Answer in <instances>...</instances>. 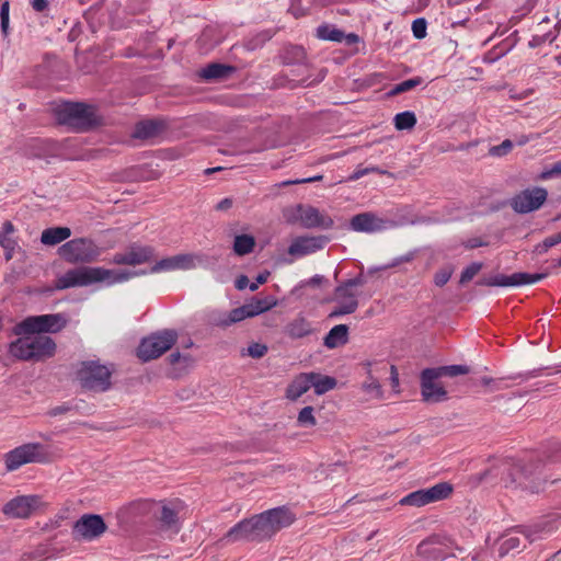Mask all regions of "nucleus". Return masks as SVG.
Wrapping results in <instances>:
<instances>
[{
	"instance_id": "2f4dec72",
	"label": "nucleus",
	"mask_w": 561,
	"mask_h": 561,
	"mask_svg": "<svg viewBox=\"0 0 561 561\" xmlns=\"http://www.w3.org/2000/svg\"><path fill=\"white\" fill-rule=\"evenodd\" d=\"M71 236V230L68 227H53L47 228L42 232L41 242L45 245H56Z\"/></svg>"
},
{
	"instance_id": "f704fd0d",
	"label": "nucleus",
	"mask_w": 561,
	"mask_h": 561,
	"mask_svg": "<svg viewBox=\"0 0 561 561\" xmlns=\"http://www.w3.org/2000/svg\"><path fill=\"white\" fill-rule=\"evenodd\" d=\"M310 379H312L311 387L314 388V392L318 396H321L332 389H334L337 385V380L331 376H323L319 373H308Z\"/></svg>"
},
{
	"instance_id": "052dcab7",
	"label": "nucleus",
	"mask_w": 561,
	"mask_h": 561,
	"mask_svg": "<svg viewBox=\"0 0 561 561\" xmlns=\"http://www.w3.org/2000/svg\"><path fill=\"white\" fill-rule=\"evenodd\" d=\"M71 410H72L71 405L64 403L61 405H57V407L50 409L48 411V415L54 417V416H58L61 414H66V413L70 412Z\"/></svg>"
},
{
	"instance_id": "864d4df0",
	"label": "nucleus",
	"mask_w": 561,
	"mask_h": 561,
	"mask_svg": "<svg viewBox=\"0 0 561 561\" xmlns=\"http://www.w3.org/2000/svg\"><path fill=\"white\" fill-rule=\"evenodd\" d=\"M0 19H1V31L4 35H7L8 30H9V2L8 1H4L1 4Z\"/></svg>"
},
{
	"instance_id": "37998d69",
	"label": "nucleus",
	"mask_w": 561,
	"mask_h": 561,
	"mask_svg": "<svg viewBox=\"0 0 561 561\" xmlns=\"http://www.w3.org/2000/svg\"><path fill=\"white\" fill-rule=\"evenodd\" d=\"M422 83V78L415 77L408 80H404L398 84H396L389 92L388 95L393 96L400 93L407 92Z\"/></svg>"
},
{
	"instance_id": "6e6552de",
	"label": "nucleus",
	"mask_w": 561,
	"mask_h": 561,
	"mask_svg": "<svg viewBox=\"0 0 561 561\" xmlns=\"http://www.w3.org/2000/svg\"><path fill=\"white\" fill-rule=\"evenodd\" d=\"M277 305V300L273 297H265L259 299L253 297L251 302L244 304L241 307L230 310L227 314L219 317L215 320V325L220 328H228L244 319L256 317L266 312Z\"/></svg>"
},
{
	"instance_id": "ddd939ff",
	"label": "nucleus",
	"mask_w": 561,
	"mask_h": 561,
	"mask_svg": "<svg viewBox=\"0 0 561 561\" xmlns=\"http://www.w3.org/2000/svg\"><path fill=\"white\" fill-rule=\"evenodd\" d=\"M548 192L543 187L526 188L514 195L510 205L517 214H528L539 209L547 201Z\"/></svg>"
},
{
	"instance_id": "774afa93",
	"label": "nucleus",
	"mask_w": 561,
	"mask_h": 561,
	"mask_svg": "<svg viewBox=\"0 0 561 561\" xmlns=\"http://www.w3.org/2000/svg\"><path fill=\"white\" fill-rule=\"evenodd\" d=\"M32 7L37 12H43L48 8V0H33Z\"/></svg>"
},
{
	"instance_id": "c03bdc74",
	"label": "nucleus",
	"mask_w": 561,
	"mask_h": 561,
	"mask_svg": "<svg viewBox=\"0 0 561 561\" xmlns=\"http://www.w3.org/2000/svg\"><path fill=\"white\" fill-rule=\"evenodd\" d=\"M482 268V262H472L461 272L459 284L465 285L470 282Z\"/></svg>"
},
{
	"instance_id": "1a4fd4ad",
	"label": "nucleus",
	"mask_w": 561,
	"mask_h": 561,
	"mask_svg": "<svg viewBox=\"0 0 561 561\" xmlns=\"http://www.w3.org/2000/svg\"><path fill=\"white\" fill-rule=\"evenodd\" d=\"M58 253L68 263L87 264L98 259L100 249L89 238H77L64 243Z\"/></svg>"
},
{
	"instance_id": "680f3d73",
	"label": "nucleus",
	"mask_w": 561,
	"mask_h": 561,
	"mask_svg": "<svg viewBox=\"0 0 561 561\" xmlns=\"http://www.w3.org/2000/svg\"><path fill=\"white\" fill-rule=\"evenodd\" d=\"M543 242L547 244V247L550 249L559 243H561V231L556 233V234H552V236H549L547 238L543 239Z\"/></svg>"
},
{
	"instance_id": "e433bc0d",
	"label": "nucleus",
	"mask_w": 561,
	"mask_h": 561,
	"mask_svg": "<svg viewBox=\"0 0 561 561\" xmlns=\"http://www.w3.org/2000/svg\"><path fill=\"white\" fill-rule=\"evenodd\" d=\"M367 283V277L366 275L360 272L357 276L353 277V278H350V279H346V280H343L336 287H335V291L339 294V295H352L353 297L356 298V294L352 290L353 287H359V286H364L365 284Z\"/></svg>"
},
{
	"instance_id": "39448f33",
	"label": "nucleus",
	"mask_w": 561,
	"mask_h": 561,
	"mask_svg": "<svg viewBox=\"0 0 561 561\" xmlns=\"http://www.w3.org/2000/svg\"><path fill=\"white\" fill-rule=\"evenodd\" d=\"M112 374L113 371L100 360H84L81 362L76 378L83 390L105 392L112 387Z\"/></svg>"
},
{
	"instance_id": "79ce46f5",
	"label": "nucleus",
	"mask_w": 561,
	"mask_h": 561,
	"mask_svg": "<svg viewBox=\"0 0 561 561\" xmlns=\"http://www.w3.org/2000/svg\"><path fill=\"white\" fill-rule=\"evenodd\" d=\"M399 504L400 505H411V506H416V507L427 505L423 489L411 492L407 496L402 497L399 501Z\"/></svg>"
},
{
	"instance_id": "13d9d810",
	"label": "nucleus",
	"mask_w": 561,
	"mask_h": 561,
	"mask_svg": "<svg viewBox=\"0 0 561 561\" xmlns=\"http://www.w3.org/2000/svg\"><path fill=\"white\" fill-rule=\"evenodd\" d=\"M270 276V272L268 271H265L263 273H260L256 278H255V282L254 283H251L249 285V289L251 291H255L260 285L262 284H265L267 282V278Z\"/></svg>"
},
{
	"instance_id": "c85d7f7f",
	"label": "nucleus",
	"mask_w": 561,
	"mask_h": 561,
	"mask_svg": "<svg viewBox=\"0 0 561 561\" xmlns=\"http://www.w3.org/2000/svg\"><path fill=\"white\" fill-rule=\"evenodd\" d=\"M348 342V327L346 324L334 325L323 337V345L329 350L336 348Z\"/></svg>"
},
{
	"instance_id": "e2e57ef3",
	"label": "nucleus",
	"mask_w": 561,
	"mask_h": 561,
	"mask_svg": "<svg viewBox=\"0 0 561 561\" xmlns=\"http://www.w3.org/2000/svg\"><path fill=\"white\" fill-rule=\"evenodd\" d=\"M250 285V282H249V278L247 275H240L237 279H236V283H234V286L238 290H243L245 289L247 287H249Z\"/></svg>"
},
{
	"instance_id": "2eb2a0df",
	"label": "nucleus",
	"mask_w": 561,
	"mask_h": 561,
	"mask_svg": "<svg viewBox=\"0 0 561 561\" xmlns=\"http://www.w3.org/2000/svg\"><path fill=\"white\" fill-rule=\"evenodd\" d=\"M45 456L43 445L39 443L24 444L5 455V467L9 471L16 470L28 462H43Z\"/></svg>"
},
{
	"instance_id": "20e7f679",
	"label": "nucleus",
	"mask_w": 561,
	"mask_h": 561,
	"mask_svg": "<svg viewBox=\"0 0 561 561\" xmlns=\"http://www.w3.org/2000/svg\"><path fill=\"white\" fill-rule=\"evenodd\" d=\"M558 529L556 519L542 520L530 527H518L507 530L497 540L499 556L501 558L511 552H522L526 548V541H535L543 535H548Z\"/></svg>"
},
{
	"instance_id": "49530a36",
	"label": "nucleus",
	"mask_w": 561,
	"mask_h": 561,
	"mask_svg": "<svg viewBox=\"0 0 561 561\" xmlns=\"http://www.w3.org/2000/svg\"><path fill=\"white\" fill-rule=\"evenodd\" d=\"M453 273H454V266H451V265L440 268L434 275V284L438 287H443L444 285H446L448 283Z\"/></svg>"
},
{
	"instance_id": "603ef678",
	"label": "nucleus",
	"mask_w": 561,
	"mask_h": 561,
	"mask_svg": "<svg viewBox=\"0 0 561 561\" xmlns=\"http://www.w3.org/2000/svg\"><path fill=\"white\" fill-rule=\"evenodd\" d=\"M268 348L265 344L262 343H252L248 347L249 356L253 358H261L267 353Z\"/></svg>"
},
{
	"instance_id": "393cba45",
	"label": "nucleus",
	"mask_w": 561,
	"mask_h": 561,
	"mask_svg": "<svg viewBox=\"0 0 561 561\" xmlns=\"http://www.w3.org/2000/svg\"><path fill=\"white\" fill-rule=\"evenodd\" d=\"M420 557L432 561H443L447 557V552L440 541L439 536H431L423 540L416 549Z\"/></svg>"
},
{
	"instance_id": "4468645a",
	"label": "nucleus",
	"mask_w": 561,
	"mask_h": 561,
	"mask_svg": "<svg viewBox=\"0 0 561 561\" xmlns=\"http://www.w3.org/2000/svg\"><path fill=\"white\" fill-rule=\"evenodd\" d=\"M549 275L548 272L529 274L525 272L513 273L512 275L496 274L483 276L477 280L478 286L511 287L537 283Z\"/></svg>"
},
{
	"instance_id": "de8ad7c7",
	"label": "nucleus",
	"mask_w": 561,
	"mask_h": 561,
	"mask_svg": "<svg viewBox=\"0 0 561 561\" xmlns=\"http://www.w3.org/2000/svg\"><path fill=\"white\" fill-rule=\"evenodd\" d=\"M427 22L424 18H417L412 22V33L416 39L426 37Z\"/></svg>"
},
{
	"instance_id": "bb28decb",
	"label": "nucleus",
	"mask_w": 561,
	"mask_h": 561,
	"mask_svg": "<svg viewBox=\"0 0 561 561\" xmlns=\"http://www.w3.org/2000/svg\"><path fill=\"white\" fill-rule=\"evenodd\" d=\"M514 470H519L514 466V458H505L493 465L490 469H488L482 479L490 477L500 478V480L504 483L505 486L511 485L510 479L514 476Z\"/></svg>"
},
{
	"instance_id": "72a5a7b5",
	"label": "nucleus",
	"mask_w": 561,
	"mask_h": 561,
	"mask_svg": "<svg viewBox=\"0 0 561 561\" xmlns=\"http://www.w3.org/2000/svg\"><path fill=\"white\" fill-rule=\"evenodd\" d=\"M19 337L12 341L8 346V352L11 356L19 360L30 362V342L28 335H18Z\"/></svg>"
},
{
	"instance_id": "b1692460",
	"label": "nucleus",
	"mask_w": 561,
	"mask_h": 561,
	"mask_svg": "<svg viewBox=\"0 0 561 561\" xmlns=\"http://www.w3.org/2000/svg\"><path fill=\"white\" fill-rule=\"evenodd\" d=\"M328 238L319 237H298L288 248V253L293 256H304L313 253L323 248Z\"/></svg>"
},
{
	"instance_id": "f257e3e1",
	"label": "nucleus",
	"mask_w": 561,
	"mask_h": 561,
	"mask_svg": "<svg viewBox=\"0 0 561 561\" xmlns=\"http://www.w3.org/2000/svg\"><path fill=\"white\" fill-rule=\"evenodd\" d=\"M295 522V515L286 507H275L245 518L231 527L221 540L227 542L263 541Z\"/></svg>"
},
{
	"instance_id": "412c9836",
	"label": "nucleus",
	"mask_w": 561,
	"mask_h": 561,
	"mask_svg": "<svg viewBox=\"0 0 561 561\" xmlns=\"http://www.w3.org/2000/svg\"><path fill=\"white\" fill-rule=\"evenodd\" d=\"M30 342V362H43L47 358H51L56 354L57 345L55 341L48 335H37L31 337Z\"/></svg>"
},
{
	"instance_id": "a19ab883",
	"label": "nucleus",
	"mask_w": 561,
	"mask_h": 561,
	"mask_svg": "<svg viewBox=\"0 0 561 561\" xmlns=\"http://www.w3.org/2000/svg\"><path fill=\"white\" fill-rule=\"evenodd\" d=\"M351 296V301H341L329 314V318H337L344 314L354 313L358 308L357 298Z\"/></svg>"
},
{
	"instance_id": "4d7b16f0",
	"label": "nucleus",
	"mask_w": 561,
	"mask_h": 561,
	"mask_svg": "<svg viewBox=\"0 0 561 561\" xmlns=\"http://www.w3.org/2000/svg\"><path fill=\"white\" fill-rule=\"evenodd\" d=\"M502 380L503 379H494L492 377L483 376L480 381L484 387H491V390L495 391L502 388Z\"/></svg>"
},
{
	"instance_id": "a878e982",
	"label": "nucleus",
	"mask_w": 561,
	"mask_h": 561,
	"mask_svg": "<svg viewBox=\"0 0 561 561\" xmlns=\"http://www.w3.org/2000/svg\"><path fill=\"white\" fill-rule=\"evenodd\" d=\"M284 333L291 340H298L312 334L313 328L311 322L302 313H299L285 325Z\"/></svg>"
},
{
	"instance_id": "8fccbe9b",
	"label": "nucleus",
	"mask_w": 561,
	"mask_h": 561,
	"mask_svg": "<svg viewBox=\"0 0 561 561\" xmlns=\"http://www.w3.org/2000/svg\"><path fill=\"white\" fill-rule=\"evenodd\" d=\"M172 270H176V264H174L172 256H171V257H165V259H162V260L156 262V264H153L151 266L150 273H159L161 271H172Z\"/></svg>"
},
{
	"instance_id": "6ab92c4d",
	"label": "nucleus",
	"mask_w": 561,
	"mask_h": 561,
	"mask_svg": "<svg viewBox=\"0 0 561 561\" xmlns=\"http://www.w3.org/2000/svg\"><path fill=\"white\" fill-rule=\"evenodd\" d=\"M438 378L439 377L432 368H425L422 370L420 381L421 394L424 402L438 403L448 399L445 388L435 383V380Z\"/></svg>"
},
{
	"instance_id": "0e129e2a",
	"label": "nucleus",
	"mask_w": 561,
	"mask_h": 561,
	"mask_svg": "<svg viewBox=\"0 0 561 561\" xmlns=\"http://www.w3.org/2000/svg\"><path fill=\"white\" fill-rule=\"evenodd\" d=\"M547 462H549V463L561 462V446L559 448L554 449L553 451H551V454L547 457Z\"/></svg>"
},
{
	"instance_id": "4be33fe9",
	"label": "nucleus",
	"mask_w": 561,
	"mask_h": 561,
	"mask_svg": "<svg viewBox=\"0 0 561 561\" xmlns=\"http://www.w3.org/2000/svg\"><path fill=\"white\" fill-rule=\"evenodd\" d=\"M168 126V122L163 118L142 119L135 124L130 136L138 140H150L162 135Z\"/></svg>"
},
{
	"instance_id": "4c0bfd02",
	"label": "nucleus",
	"mask_w": 561,
	"mask_h": 561,
	"mask_svg": "<svg viewBox=\"0 0 561 561\" xmlns=\"http://www.w3.org/2000/svg\"><path fill=\"white\" fill-rule=\"evenodd\" d=\"M255 239L250 234H238L233 241V251L237 255H245L253 251Z\"/></svg>"
},
{
	"instance_id": "473e14b6",
	"label": "nucleus",
	"mask_w": 561,
	"mask_h": 561,
	"mask_svg": "<svg viewBox=\"0 0 561 561\" xmlns=\"http://www.w3.org/2000/svg\"><path fill=\"white\" fill-rule=\"evenodd\" d=\"M453 490L454 488L449 482H439L428 489H423L427 504L448 499Z\"/></svg>"
},
{
	"instance_id": "c756f323",
	"label": "nucleus",
	"mask_w": 561,
	"mask_h": 561,
	"mask_svg": "<svg viewBox=\"0 0 561 561\" xmlns=\"http://www.w3.org/2000/svg\"><path fill=\"white\" fill-rule=\"evenodd\" d=\"M311 383L312 379H310L308 373L298 375L287 387L286 397L291 401H296L311 388Z\"/></svg>"
},
{
	"instance_id": "a211bd4d",
	"label": "nucleus",
	"mask_w": 561,
	"mask_h": 561,
	"mask_svg": "<svg viewBox=\"0 0 561 561\" xmlns=\"http://www.w3.org/2000/svg\"><path fill=\"white\" fill-rule=\"evenodd\" d=\"M156 256V250L151 245L131 243L124 253H115L113 263L117 265H139L151 262Z\"/></svg>"
},
{
	"instance_id": "0eeeda50",
	"label": "nucleus",
	"mask_w": 561,
	"mask_h": 561,
	"mask_svg": "<svg viewBox=\"0 0 561 561\" xmlns=\"http://www.w3.org/2000/svg\"><path fill=\"white\" fill-rule=\"evenodd\" d=\"M179 334L174 329H164L153 332L141 339L136 355L144 363L156 359L171 350L176 343Z\"/></svg>"
},
{
	"instance_id": "9b49d317",
	"label": "nucleus",
	"mask_w": 561,
	"mask_h": 561,
	"mask_svg": "<svg viewBox=\"0 0 561 561\" xmlns=\"http://www.w3.org/2000/svg\"><path fill=\"white\" fill-rule=\"evenodd\" d=\"M285 217L288 222L300 221L304 228H322L330 229L333 227L334 221L330 216L322 215L318 208L298 204L295 207L285 211Z\"/></svg>"
},
{
	"instance_id": "09e8293b",
	"label": "nucleus",
	"mask_w": 561,
	"mask_h": 561,
	"mask_svg": "<svg viewBox=\"0 0 561 561\" xmlns=\"http://www.w3.org/2000/svg\"><path fill=\"white\" fill-rule=\"evenodd\" d=\"M513 149V142L510 139H505L497 146L490 148L489 153L493 157L506 156Z\"/></svg>"
},
{
	"instance_id": "cd10ccee",
	"label": "nucleus",
	"mask_w": 561,
	"mask_h": 561,
	"mask_svg": "<svg viewBox=\"0 0 561 561\" xmlns=\"http://www.w3.org/2000/svg\"><path fill=\"white\" fill-rule=\"evenodd\" d=\"M236 72V67L213 62L203 68L199 72L202 79L206 81L225 80Z\"/></svg>"
},
{
	"instance_id": "338daca9",
	"label": "nucleus",
	"mask_w": 561,
	"mask_h": 561,
	"mask_svg": "<svg viewBox=\"0 0 561 561\" xmlns=\"http://www.w3.org/2000/svg\"><path fill=\"white\" fill-rule=\"evenodd\" d=\"M232 199L229 198V197H226L224 199H221L217 205H216V209L217 210H220V211H225V210H228L229 208L232 207Z\"/></svg>"
},
{
	"instance_id": "58836bf2",
	"label": "nucleus",
	"mask_w": 561,
	"mask_h": 561,
	"mask_svg": "<svg viewBox=\"0 0 561 561\" xmlns=\"http://www.w3.org/2000/svg\"><path fill=\"white\" fill-rule=\"evenodd\" d=\"M394 127L398 130H409L416 125V116L411 111L398 113L393 118Z\"/></svg>"
},
{
	"instance_id": "f03ea898",
	"label": "nucleus",
	"mask_w": 561,
	"mask_h": 561,
	"mask_svg": "<svg viewBox=\"0 0 561 561\" xmlns=\"http://www.w3.org/2000/svg\"><path fill=\"white\" fill-rule=\"evenodd\" d=\"M56 122L77 133H88L105 126V117L98 106L85 102L65 101L53 108Z\"/></svg>"
},
{
	"instance_id": "7c9ffc66",
	"label": "nucleus",
	"mask_w": 561,
	"mask_h": 561,
	"mask_svg": "<svg viewBox=\"0 0 561 561\" xmlns=\"http://www.w3.org/2000/svg\"><path fill=\"white\" fill-rule=\"evenodd\" d=\"M156 516L162 528L179 530V511L173 504H162L160 514Z\"/></svg>"
},
{
	"instance_id": "bf43d9fd",
	"label": "nucleus",
	"mask_w": 561,
	"mask_h": 561,
	"mask_svg": "<svg viewBox=\"0 0 561 561\" xmlns=\"http://www.w3.org/2000/svg\"><path fill=\"white\" fill-rule=\"evenodd\" d=\"M553 175H561V161L554 163L551 169L543 171L540 174V179L546 180Z\"/></svg>"
},
{
	"instance_id": "9d476101",
	"label": "nucleus",
	"mask_w": 561,
	"mask_h": 561,
	"mask_svg": "<svg viewBox=\"0 0 561 561\" xmlns=\"http://www.w3.org/2000/svg\"><path fill=\"white\" fill-rule=\"evenodd\" d=\"M546 463L540 458L530 459L527 462L514 459V466L519 470H514V476L508 480L511 485L515 484L523 489H528L533 493L539 492L541 482H536L538 480L537 476L542 472Z\"/></svg>"
},
{
	"instance_id": "6e6d98bb",
	"label": "nucleus",
	"mask_w": 561,
	"mask_h": 561,
	"mask_svg": "<svg viewBox=\"0 0 561 561\" xmlns=\"http://www.w3.org/2000/svg\"><path fill=\"white\" fill-rule=\"evenodd\" d=\"M322 179H323V175H314V176L306 178V179L288 180V181L282 182L279 184V186H288V185L302 184V183H312V182L321 181Z\"/></svg>"
},
{
	"instance_id": "a18cd8bd",
	"label": "nucleus",
	"mask_w": 561,
	"mask_h": 561,
	"mask_svg": "<svg viewBox=\"0 0 561 561\" xmlns=\"http://www.w3.org/2000/svg\"><path fill=\"white\" fill-rule=\"evenodd\" d=\"M297 421L301 426H314L317 420L313 415V407L308 405L302 408L298 414Z\"/></svg>"
},
{
	"instance_id": "aec40b11",
	"label": "nucleus",
	"mask_w": 561,
	"mask_h": 561,
	"mask_svg": "<svg viewBox=\"0 0 561 561\" xmlns=\"http://www.w3.org/2000/svg\"><path fill=\"white\" fill-rule=\"evenodd\" d=\"M279 58L282 60V64L285 66H298V76H305L304 78L297 81L299 84H304L307 81L309 77L307 53L302 46H285L280 50Z\"/></svg>"
},
{
	"instance_id": "5fc2aeb1",
	"label": "nucleus",
	"mask_w": 561,
	"mask_h": 561,
	"mask_svg": "<svg viewBox=\"0 0 561 561\" xmlns=\"http://www.w3.org/2000/svg\"><path fill=\"white\" fill-rule=\"evenodd\" d=\"M328 283V279L322 276V275H314L312 276L311 278H309L308 280L304 282L300 287H320L322 286L323 284H327Z\"/></svg>"
},
{
	"instance_id": "f8f14e48",
	"label": "nucleus",
	"mask_w": 561,
	"mask_h": 561,
	"mask_svg": "<svg viewBox=\"0 0 561 561\" xmlns=\"http://www.w3.org/2000/svg\"><path fill=\"white\" fill-rule=\"evenodd\" d=\"M107 530L103 517L98 514H84L75 522L71 536L75 541H92Z\"/></svg>"
},
{
	"instance_id": "5701e85b",
	"label": "nucleus",
	"mask_w": 561,
	"mask_h": 561,
	"mask_svg": "<svg viewBox=\"0 0 561 561\" xmlns=\"http://www.w3.org/2000/svg\"><path fill=\"white\" fill-rule=\"evenodd\" d=\"M364 368L366 369L367 379L363 383V389L367 393H374L376 398L380 399L382 398V389L381 385L379 382V379L377 376L374 375V373L377 374H387L388 367L385 362H370L366 360L362 363Z\"/></svg>"
},
{
	"instance_id": "69168bd1",
	"label": "nucleus",
	"mask_w": 561,
	"mask_h": 561,
	"mask_svg": "<svg viewBox=\"0 0 561 561\" xmlns=\"http://www.w3.org/2000/svg\"><path fill=\"white\" fill-rule=\"evenodd\" d=\"M390 381L393 388L399 386V373L394 365H390Z\"/></svg>"
},
{
	"instance_id": "3c124183",
	"label": "nucleus",
	"mask_w": 561,
	"mask_h": 561,
	"mask_svg": "<svg viewBox=\"0 0 561 561\" xmlns=\"http://www.w3.org/2000/svg\"><path fill=\"white\" fill-rule=\"evenodd\" d=\"M174 264H176V270H187L194 266L193 256L190 254H178L172 256Z\"/></svg>"
},
{
	"instance_id": "ea45409f",
	"label": "nucleus",
	"mask_w": 561,
	"mask_h": 561,
	"mask_svg": "<svg viewBox=\"0 0 561 561\" xmlns=\"http://www.w3.org/2000/svg\"><path fill=\"white\" fill-rule=\"evenodd\" d=\"M437 376L440 377H456L459 375H467L470 373V367L467 365H448L432 368Z\"/></svg>"
},
{
	"instance_id": "dca6fc26",
	"label": "nucleus",
	"mask_w": 561,
	"mask_h": 561,
	"mask_svg": "<svg viewBox=\"0 0 561 561\" xmlns=\"http://www.w3.org/2000/svg\"><path fill=\"white\" fill-rule=\"evenodd\" d=\"M396 226L394 220L380 218L373 211L359 213L350 220V229L356 232L373 233L394 228Z\"/></svg>"
},
{
	"instance_id": "7ed1b4c3",
	"label": "nucleus",
	"mask_w": 561,
	"mask_h": 561,
	"mask_svg": "<svg viewBox=\"0 0 561 561\" xmlns=\"http://www.w3.org/2000/svg\"><path fill=\"white\" fill-rule=\"evenodd\" d=\"M138 276L137 272L131 271H114L104 267L80 266L67 271L55 282L54 289L64 290L71 287H84L94 283L106 282L112 285L122 283Z\"/></svg>"
},
{
	"instance_id": "c9c22d12",
	"label": "nucleus",
	"mask_w": 561,
	"mask_h": 561,
	"mask_svg": "<svg viewBox=\"0 0 561 561\" xmlns=\"http://www.w3.org/2000/svg\"><path fill=\"white\" fill-rule=\"evenodd\" d=\"M316 36L321 41L341 43L344 39V32L331 24H321L316 30Z\"/></svg>"
},
{
	"instance_id": "f3484780",
	"label": "nucleus",
	"mask_w": 561,
	"mask_h": 561,
	"mask_svg": "<svg viewBox=\"0 0 561 561\" xmlns=\"http://www.w3.org/2000/svg\"><path fill=\"white\" fill-rule=\"evenodd\" d=\"M41 504L39 495H20L5 503L2 512L11 518H28Z\"/></svg>"
},
{
	"instance_id": "423d86ee",
	"label": "nucleus",
	"mask_w": 561,
	"mask_h": 561,
	"mask_svg": "<svg viewBox=\"0 0 561 561\" xmlns=\"http://www.w3.org/2000/svg\"><path fill=\"white\" fill-rule=\"evenodd\" d=\"M67 318L62 313L28 316L12 328L14 335H44L58 333L66 328Z\"/></svg>"
}]
</instances>
